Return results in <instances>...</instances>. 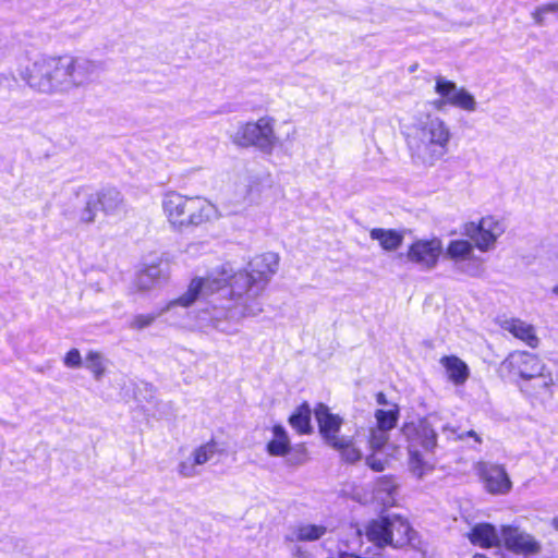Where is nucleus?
Wrapping results in <instances>:
<instances>
[{
    "label": "nucleus",
    "mask_w": 558,
    "mask_h": 558,
    "mask_svg": "<svg viewBox=\"0 0 558 558\" xmlns=\"http://www.w3.org/2000/svg\"><path fill=\"white\" fill-rule=\"evenodd\" d=\"M279 260L277 253L266 252L250 262V270L235 271L229 264H225L204 278L192 279L186 292L177 299V304L189 306L197 298L209 296L228 287L229 296L219 304H214L208 319L218 330L229 335L235 333V325L242 319L256 317L263 313L262 295L277 272Z\"/></svg>",
    "instance_id": "nucleus-1"
},
{
    "label": "nucleus",
    "mask_w": 558,
    "mask_h": 558,
    "mask_svg": "<svg viewBox=\"0 0 558 558\" xmlns=\"http://www.w3.org/2000/svg\"><path fill=\"white\" fill-rule=\"evenodd\" d=\"M98 64L85 57H39L20 70L27 85L44 94L69 93L90 83Z\"/></svg>",
    "instance_id": "nucleus-2"
},
{
    "label": "nucleus",
    "mask_w": 558,
    "mask_h": 558,
    "mask_svg": "<svg viewBox=\"0 0 558 558\" xmlns=\"http://www.w3.org/2000/svg\"><path fill=\"white\" fill-rule=\"evenodd\" d=\"M450 140L449 126L438 117L427 116L407 132L412 158L425 166H434L447 155Z\"/></svg>",
    "instance_id": "nucleus-3"
},
{
    "label": "nucleus",
    "mask_w": 558,
    "mask_h": 558,
    "mask_svg": "<svg viewBox=\"0 0 558 558\" xmlns=\"http://www.w3.org/2000/svg\"><path fill=\"white\" fill-rule=\"evenodd\" d=\"M432 416L405 422L401 434L407 442L408 466L417 478H423L435 468L434 453L437 447V434Z\"/></svg>",
    "instance_id": "nucleus-4"
},
{
    "label": "nucleus",
    "mask_w": 558,
    "mask_h": 558,
    "mask_svg": "<svg viewBox=\"0 0 558 558\" xmlns=\"http://www.w3.org/2000/svg\"><path fill=\"white\" fill-rule=\"evenodd\" d=\"M398 404H389L388 408L377 409L374 413L375 425L368 428L356 430V441L362 448V453L369 450L372 453L366 457L367 465L374 471H383L385 461L376 457L389 440V432L393 429L399 420Z\"/></svg>",
    "instance_id": "nucleus-5"
},
{
    "label": "nucleus",
    "mask_w": 558,
    "mask_h": 558,
    "mask_svg": "<svg viewBox=\"0 0 558 558\" xmlns=\"http://www.w3.org/2000/svg\"><path fill=\"white\" fill-rule=\"evenodd\" d=\"M275 125V119L268 116L256 121L242 122L230 134V140L238 147H255L270 155L280 143Z\"/></svg>",
    "instance_id": "nucleus-6"
},
{
    "label": "nucleus",
    "mask_w": 558,
    "mask_h": 558,
    "mask_svg": "<svg viewBox=\"0 0 558 558\" xmlns=\"http://www.w3.org/2000/svg\"><path fill=\"white\" fill-rule=\"evenodd\" d=\"M315 417L324 439L338 450L345 461L356 462L362 458V448L356 441V433L353 436L338 435L342 424L340 416L330 413L328 407L318 404L315 408Z\"/></svg>",
    "instance_id": "nucleus-7"
},
{
    "label": "nucleus",
    "mask_w": 558,
    "mask_h": 558,
    "mask_svg": "<svg viewBox=\"0 0 558 558\" xmlns=\"http://www.w3.org/2000/svg\"><path fill=\"white\" fill-rule=\"evenodd\" d=\"M502 365L523 381L535 380L539 389L544 391H549L554 385V378L550 373L546 372V365L533 353L515 351L509 354Z\"/></svg>",
    "instance_id": "nucleus-8"
},
{
    "label": "nucleus",
    "mask_w": 558,
    "mask_h": 558,
    "mask_svg": "<svg viewBox=\"0 0 558 558\" xmlns=\"http://www.w3.org/2000/svg\"><path fill=\"white\" fill-rule=\"evenodd\" d=\"M506 230L505 219L494 215L484 216L478 221L468 222L463 227V233L483 253L495 250Z\"/></svg>",
    "instance_id": "nucleus-9"
},
{
    "label": "nucleus",
    "mask_w": 558,
    "mask_h": 558,
    "mask_svg": "<svg viewBox=\"0 0 558 558\" xmlns=\"http://www.w3.org/2000/svg\"><path fill=\"white\" fill-rule=\"evenodd\" d=\"M435 92L439 95V99L433 102L437 110H442L446 106L468 112H474L477 109V102L472 94L441 76L436 78Z\"/></svg>",
    "instance_id": "nucleus-10"
},
{
    "label": "nucleus",
    "mask_w": 558,
    "mask_h": 558,
    "mask_svg": "<svg viewBox=\"0 0 558 558\" xmlns=\"http://www.w3.org/2000/svg\"><path fill=\"white\" fill-rule=\"evenodd\" d=\"M177 217L180 225L198 226L219 217L217 207L207 199L195 197L177 198Z\"/></svg>",
    "instance_id": "nucleus-11"
},
{
    "label": "nucleus",
    "mask_w": 558,
    "mask_h": 558,
    "mask_svg": "<svg viewBox=\"0 0 558 558\" xmlns=\"http://www.w3.org/2000/svg\"><path fill=\"white\" fill-rule=\"evenodd\" d=\"M442 254L441 241L437 238L420 239L408 248L405 257L408 262L416 265L422 270L434 269Z\"/></svg>",
    "instance_id": "nucleus-12"
},
{
    "label": "nucleus",
    "mask_w": 558,
    "mask_h": 558,
    "mask_svg": "<svg viewBox=\"0 0 558 558\" xmlns=\"http://www.w3.org/2000/svg\"><path fill=\"white\" fill-rule=\"evenodd\" d=\"M475 472L488 494L507 495L512 488L510 476L501 464L477 462Z\"/></svg>",
    "instance_id": "nucleus-13"
},
{
    "label": "nucleus",
    "mask_w": 558,
    "mask_h": 558,
    "mask_svg": "<svg viewBox=\"0 0 558 558\" xmlns=\"http://www.w3.org/2000/svg\"><path fill=\"white\" fill-rule=\"evenodd\" d=\"M220 452L218 442L210 439L193 449L191 454L180 463L179 472L186 477L199 475L202 466Z\"/></svg>",
    "instance_id": "nucleus-14"
},
{
    "label": "nucleus",
    "mask_w": 558,
    "mask_h": 558,
    "mask_svg": "<svg viewBox=\"0 0 558 558\" xmlns=\"http://www.w3.org/2000/svg\"><path fill=\"white\" fill-rule=\"evenodd\" d=\"M501 542L508 549L521 554H535L541 548L532 535L511 526L502 527Z\"/></svg>",
    "instance_id": "nucleus-15"
},
{
    "label": "nucleus",
    "mask_w": 558,
    "mask_h": 558,
    "mask_svg": "<svg viewBox=\"0 0 558 558\" xmlns=\"http://www.w3.org/2000/svg\"><path fill=\"white\" fill-rule=\"evenodd\" d=\"M500 326L504 330L508 331L530 348L535 349L538 347L539 338L537 337L535 327L532 324L520 318H509L505 319Z\"/></svg>",
    "instance_id": "nucleus-16"
},
{
    "label": "nucleus",
    "mask_w": 558,
    "mask_h": 558,
    "mask_svg": "<svg viewBox=\"0 0 558 558\" xmlns=\"http://www.w3.org/2000/svg\"><path fill=\"white\" fill-rule=\"evenodd\" d=\"M326 533L327 527L323 524L301 522L289 529L286 538L289 542H314L322 538Z\"/></svg>",
    "instance_id": "nucleus-17"
},
{
    "label": "nucleus",
    "mask_w": 558,
    "mask_h": 558,
    "mask_svg": "<svg viewBox=\"0 0 558 558\" xmlns=\"http://www.w3.org/2000/svg\"><path fill=\"white\" fill-rule=\"evenodd\" d=\"M389 545L401 547L410 542L412 529L409 522L400 515H388Z\"/></svg>",
    "instance_id": "nucleus-18"
},
{
    "label": "nucleus",
    "mask_w": 558,
    "mask_h": 558,
    "mask_svg": "<svg viewBox=\"0 0 558 558\" xmlns=\"http://www.w3.org/2000/svg\"><path fill=\"white\" fill-rule=\"evenodd\" d=\"M468 536L472 544L481 547H493L501 542V534L499 535L496 529L488 523L476 524Z\"/></svg>",
    "instance_id": "nucleus-19"
},
{
    "label": "nucleus",
    "mask_w": 558,
    "mask_h": 558,
    "mask_svg": "<svg viewBox=\"0 0 558 558\" xmlns=\"http://www.w3.org/2000/svg\"><path fill=\"white\" fill-rule=\"evenodd\" d=\"M291 450L292 448L287 430L280 425H275L271 428V438L266 445L267 453L271 457H286Z\"/></svg>",
    "instance_id": "nucleus-20"
},
{
    "label": "nucleus",
    "mask_w": 558,
    "mask_h": 558,
    "mask_svg": "<svg viewBox=\"0 0 558 558\" xmlns=\"http://www.w3.org/2000/svg\"><path fill=\"white\" fill-rule=\"evenodd\" d=\"M166 276L157 265H150L140 270L134 279V288L137 291H148L159 286Z\"/></svg>",
    "instance_id": "nucleus-21"
},
{
    "label": "nucleus",
    "mask_w": 558,
    "mask_h": 558,
    "mask_svg": "<svg viewBox=\"0 0 558 558\" xmlns=\"http://www.w3.org/2000/svg\"><path fill=\"white\" fill-rule=\"evenodd\" d=\"M389 521L387 517H380L372 520L365 526V535L367 539L377 546L389 545Z\"/></svg>",
    "instance_id": "nucleus-22"
},
{
    "label": "nucleus",
    "mask_w": 558,
    "mask_h": 558,
    "mask_svg": "<svg viewBox=\"0 0 558 558\" xmlns=\"http://www.w3.org/2000/svg\"><path fill=\"white\" fill-rule=\"evenodd\" d=\"M398 485L392 477L384 476L377 480L374 487L373 500L388 507L395 504Z\"/></svg>",
    "instance_id": "nucleus-23"
},
{
    "label": "nucleus",
    "mask_w": 558,
    "mask_h": 558,
    "mask_svg": "<svg viewBox=\"0 0 558 558\" xmlns=\"http://www.w3.org/2000/svg\"><path fill=\"white\" fill-rule=\"evenodd\" d=\"M446 373L451 381L456 385L463 384L469 377L468 365L457 356H444L440 360Z\"/></svg>",
    "instance_id": "nucleus-24"
},
{
    "label": "nucleus",
    "mask_w": 558,
    "mask_h": 558,
    "mask_svg": "<svg viewBox=\"0 0 558 558\" xmlns=\"http://www.w3.org/2000/svg\"><path fill=\"white\" fill-rule=\"evenodd\" d=\"M369 235L373 240L378 241L379 245L385 251H396L403 241V234L392 229L375 228L371 230Z\"/></svg>",
    "instance_id": "nucleus-25"
},
{
    "label": "nucleus",
    "mask_w": 558,
    "mask_h": 558,
    "mask_svg": "<svg viewBox=\"0 0 558 558\" xmlns=\"http://www.w3.org/2000/svg\"><path fill=\"white\" fill-rule=\"evenodd\" d=\"M95 198L107 214H116L123 206L121 193L116 189H105L95 195Z\"/></svg>",
    "instance_id": "nucleus-26"
},
{
    "label": "nucleus",
    "mask_w": 558,
    "mask_h": 558,
    "mask_svg": "<svg viewBox=\"0 0 558 558\" xmlns=\"http://www.w3.org/2000/svg\"><path fill=\"white\" fill-rule=\"evenodd\" d=\"M447 255L456 263L469 260L474 255L472 243L466 240L451 241L447 247Z\"/></svg>",
    "instance_id": "nucleus-27"
},
{
    "label": "nucleus",
    "mask_w": 558,
    "mask_h": 558,
    "mask_svg": "<svg viewBox=\"0 0 558 558\" xmlns=\"http://www.w3.org/2000/svg\"><path fill=\"white\" fill-rule=\"evenodd\" d=\"M84 365L93 374L94 378L99 380L106 373L107 361L99 352L89 351L85 356Z\"/></svg>",
    "instance_id": "nucleus-28"
},
{
    "label": "nucleus",
    "mask_w": 558,
    "mask_h": 558,
    "mask_svg": "<svg viewBox=\"0 0 558 558\" xmlns=\"http://www.w3.org/2000/svg\"><path fill=\"white\" fill-rule=\"evenodd\" d=\"M291 426L301 434H306L311 430L310 425V409L301 408L296 413L290 417Z\"/></svg>",
    "instance_id": "nucleus-29"
},
{
    "label": "nucleus",
    "mask_w": 558,
    "mask_h": 558,
    "mask_svg": "<svg viewBox=\"0 0 558 558\" xmlns=\"http://www.w3.org/2000/svg\"><path fill=\"white\" fill-rule=\"evenodd\" d=\"M550 13H558V1L536 7L532 11L531 16L536 25L543 26L546 23L547 15Z\"/></svg>",
    "instance_id": "nucleus-30"
},
{
    "label": "nucleus",
    "mask_w": 558,
    "mask_h": 558,
    "mask_svg": "<svg viewBox=\"0 0 558 558\" xmlns=\"http://www.w3.org/2000/svg\"><path fill=\"white\" fill-rule=\"evenodd\" d=\"M98 203L95 196H90L85 205V207L81 210L78 219L82 222H93L95 220L96 211H97Z\"/></svg>",
    "instance_id": "nucleus-31"
},
{
    "label": "nucleus",
    "mask_w": 558,
    "mask_h": 558,
    "mask_svg": "<svg viewBox=\"0 0 558 558\" xmlns=\"http://www.w3.org/2000/svg\"><path fill=\"white\" fill-rule=\"evenodd\" d=\"M442 432L449 439H464L465 437H472L475 439L477 444L482 442L480 436L474 430H469L465 434H458V430L456 428L450 426H444Z\"/></svg>",
    "instance_id": "nucleus-32"
},
{
    "label": "nucleus",
    "mask_w": 558,
    "mask_h": 558,
    "mask_svg": "<svg viewBox=\"0 0 558 558\" xmlns=\"http://www.w3.org/2000/svg\"><path fill=\"white\" fill-rule=\"evenodd\" d=\"M63 363L66 367L77 368L82 365V356L77 349H71L64 356Z\"/></svg>",
    "instance_id": "nucleus-33"
},
{
    "label": "nucleus",
    "mask_w": 558,
    "mask_h": 558,
    "mask_svg": "<svg viewBox=\"0 0 558 558\" xmlns=\"http://www.w3.org/2000/svg\"><path fill=\"white\" fill-rule=\"evenodd\" d=\"M153 320H154V317L151 315H144V314L136 315L132 319L130 327L134 328V329H142V328L149 326Z\"/></svg>",
    "instance_id": "nucleus-34"
},
{
    "label": "nucleus",
    "mask_w": 558,
    "mask_h": 558,
    "mask_svg": "<svg viewBox=\"0 0 558 558\" xmlns=\"http://www.w3.org/2000/svg\"><path fill=\"white\" fill-rule=\"evenodd\" d=\"M173 193L168 192L165 194L162 199V208L165 214L168 216L169 221L172 223V215H173Z\"/></svg>",
    "instance_id": "nucleus-35"
},
{
    "label": "nucleus",
    "mask_w": 558,
    "mask_h": 558,
    "mask_svg": "<svg viewBox=\"0 0 558 558\" xmlns=\"http://www.w3.org/2000/svg\"><path fill=\"white\" fill-rule=\"evenodd\" d=\"M306 461V456H305V452L302 450L300 452H298L296 454V458L293 459V458H289L288 462L290 464H293V465H296V464H302Z\"/></svg>",
    "instance_id": "nucleus-36"
},
{
    "label": "nucleus",
    "mask_w": 558,
    "mask_h": 558,
    "mask_svg": "<svg viewBox=\"0 0 558 558\" xmlns=\"http://www.w3.org/2000/svg\"><path fill=\"white\" fill-rule=\"evenodd\" d=\"M376 402L377 404L381 405L383 408H388L389 404H395L393 402H388L386 399V396L383 392H378L376 395Z\"/></svg>",
    "instance_id": "nucleus-37"
},
{
    "label": "nucleus",
    "mask_w": 558,
    "mask_h": 558,
    "mask_svg": "<svg viewBox=\"0 0 558 558\" xmlns=\"http://www.w3.org/2000/svg\"><path fill=\"white\" fill-rule=\"evenodd\" d=\"M549 294L553 299L558 300V282L550 288Z\"/></svg>",
    "instance_id": "nucleus-38"
},
{
    "label": "nucleus",
    "mask_w": 558,
    "mask_h": 558,
    "mask_svg": "<svg viewBox=\"0 0 558 558\" xmlns=\"http://www.w3.org/2000/svg\"><path fill=\"white\" fill-rule=\"evenodd\" d=\"M551 525L555 530L558 531V517L554 518L551 521Z\"/></svg>",
    "instance_id": "nucleus-39"
},
{
    "label": "nucleus",
    "mask_w": 558,
    "mask_h": 558,
    "mask_svg": "<svg viewBox=\"0 0 558 558\" xmlns=\"http://www.w3.org/2000/svg\"><path fill=\"white\" fill-rule=\"evenodd\" d=\"M473 558H486V556L481 555V554H477V555H475Z\"/></svg>",
    "instance_id": "nucleus-40"
}]
</instances>
